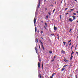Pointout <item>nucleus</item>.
Segmentation results:
<instances>
[{
	"instance_id": "obj_1",
	"label": "nucleus",
	"mask_w": 78,
	"mask_h": 78,
	"mask_svg": "<svg viewBox=\"0 0 78 78\" xmlns=\"http://www.w3.org/2000/svg\"><path fill=\"white\" fill-rule=\"evenodd\" d=\"M41 0H38V2H39V3H38V7L37 8H39V7L40 6V5L41 4Z\"/></svg>"
},
{
	"instance_id": "obj_2",
	"label": "nucleus",
	"mask_w": 78,
	"mask_h": 78,
	"mask_svg": "<svg viewBox=\"0 0 78 78\" xmlns=\"http://www.w3.org/2000/svg\"><path fill=\"white\" fill-rule=\"evenodd\" d=\"M64 58L65 59L64 60V61H65V62H67L68 61H69V60H67V58H66L65 57H64Z\"/></svg>"
},
{
	"instance_id": "obj_3",
	"label": "nucleus",
	"mask_w": 78,
	"mask_h": 78,
	"mask_svg": "<svg viewBox=\"0 0 78 78\" xmlns=\"http://www.w3.org/2000/svg\"><path fill=\"white\" fill-rule=\"evenodd\" d=\"M34 23L35 24L36 23V18H34Z\"/></svg>"
},
{
	"instance_id": "obj_4",
	"label": "nucleus",
	"mask_w": 78,
	"mask_h": 78,
	"mask_svg": "<svg viewBox=\"0 0 78 78\" xmlns=\"http://www.w3.org/2000/svg\"><path fill=\"white\" fill-rule=\"evenodd\" d=\"M54 29L55 31H56L57 30V27L55 26L54 27Z\"/></svg>"
},
{
	"instance_id": "obj_5",
	"label": "nucleus",
	"mask_w": 78,
	"mask_h": 78,
	"mask_svg": "<svg viewBox=\"0 0 78 78\" xmlns=\"http://www.w3.org/2000/svg\"><path fill=\"white\" fill-rule=\"evenodd\" d=\"M40 65H41V64H40L39 62H38V66L39 69H40Z\"/></svg>"
},
{
	"instance_id": "obj_6",
	"label": "nucleus",
	"mask_w": 78,
	"mask_h": 78,
	"mask_svg": "<svg viewBox=\"0 0 78 78\" xmlns=\"http://www.w3.org/2000/svg\"><path fill=\"white\" fill-rule=\"evenodd\" d=\"M69 20L70 21V22H72V21H73V19H72L71 18H70L69 19Z\"/></svg>"
},
{
	"instance_id": "obj_7",
	"label": "nucleus",
	"mask_w": 78,
	"mask_h": 78,
	"mask_svg": "<svg viewBox=\"0 0 78 78\" xmlns=\"http://www.w3.org/2000/svg\"><path fill=\"white\" fill-rule=\"evenodd\" d=\"M35 49L36 50V53H37V48L35 47Z\"/></svg>"
},
{
	"instance_id": "obj_8",
	"label": "nucleus",
	"mask_w": 78,
	"mask_h": 78,
	"mask_svg": "<svg viewBox=\"0 0 78 78\" xmlns=\"http://www.w3.org/2000/svg\"><path fill=\"white\" fill-rule=\"evenodd\" d=\"M62 53H63V54H65V53H66V52H65V51L62 50Z\"/></svg>"
},
{
	"instance_id": "obj_9",
	"label": "nucleus",
	"mask_w": 78,
	"mask_h": 78,
	"mask_svg": "<svg viewBox=\"0 0 78 78\" xmlns=\"http://www.w3.org/2000/svg\"><path fill=\"white\" fill-rule=\"evenodd\" d=\"M72 51V53H71V56H72V55H73V53H74V52H73V51Z\"/></svg>"
},
{
	"instance_id": "obj_10",
	"label": "nucleus",
	"mask_w": 78,
	"mask_h": 78,
	"mask_svg": "<svg viewBox=\"0 0 78 78\" xmlns=\"http://www.w3.org/2000/svg\"><path fill=\"white\" fill-rule=\"evenodd\" d=\"M73 58V56L71 55V57H70V60L71 61L72 60V58Z\"/></svg>"
},
{
	"instance_id": "obj_11",
	"label": "nucleus",
	"mask_w": 78,
	"mask_h": 78,
	"mask_svg": "<svg viewBox=\"0 0 78 78\" xmlns=\"http://www.w3.org/2000/svg\"><path fill=\"white\" fill-rule=\"evenodd\" d=\"M39 78H41V73L39 74V75H38Z\"/></svg>"
},
{
	"instance_id": "obj_12",
	"label": "nucleus",
	"mask_w": 78,
	"mask_h": 78,
	"mask_svg": "<svg viewBox=\"0 0 78 78\" xmlns=\"http://www.w3.org/2000/svg\"><path fill=\"white\" fill-rule=\"evenodd\" d=\"M35 32H36L37 31V28L36 27H35Z\"/></svg>"
},
{
	"instance_id": "obj_13",
	"label": "nucleus",
	"mask_w": 78,
	"mask_h": 78,
	"mask_svg": "<svg viewBox=\"0 0 78 78\" xmlns=\"http://www.w3.org/2000/svg\"><path fill=\"white\" fill-rule=\"evenodd\" d=\"M73 20H75V16H73Z\"/></svg>"
},
{
	"instance_id": "obj_14",
	"label": "nucleus",
	"mask_w": 78,
	"mask_h": 78,
	"mask_svg": "<svg viewBox=\"0 0 78 78\" xmlns=\"http://www.w3.org/2000/svg\"><path fill=\"white\" fill-rule=\"evenodd\" d=\"M42 48H43V50H45V48H44V46L43 45H42Z\"/></svg>"
},
{
	"instance_id": "obj_15",
	"label": "nucleus",
	"mask_w": 78,
	"mask_h": 78,
	"mask_svg": "<svg viewBox=\"0 0 78 78\" xmlns=\"http://www.w3.org/2000/svg\"><path fill=\"white\" fill-rule=\"evenodd\" d=\"M42 69H44V65H43V63H42Z\"/></svg>"
},
{
	"instance_id": "obj_16",
	"label": "nucleus",
	"mask_w": 78,
	"mask_h": 78,
	"mask_svg": "<svg viewBox=\"0 0 78 78\" xmlns=\"http://www.w3.org/2000/svg\"><path fill=\"white\" fill-rule=\"evenodd\" d=\"M40 42L41 43V46L42 45H43V43L42 42V41H40Z\"/></svg>"
},
{
	"instance_id": "obj_17",
	"label": "nucleus",
	"mask_w": 78,
	"mask_h": 78,
	"mask_svg": "<svg viewBox=\"0 0 78 78\" xmlns=\"http://www.w3.org/2000/svg\"><path fill=\"white\" fill-rule=\"evenodd\" d=\"M40 42L41 43V46L42 45H43V43L42 42V41H40Z\"/></svg>"
},
{
	"instance_id": "obj_18",
	"label": "nucleus",
	"mask_w": 78,
	"mask_h": 78,
	"mask_svg": "<svg viewBox=\"0 0 78 78\" xmlns=\"http://www.w3.org/2000/svg\"><path fill=\"white\" fill-rule=\"evenodd\" d=\"M36 42H38V40H37V38H36Z\"/></svg>"
},
{
	"instance_id": "obj_19",
	"label": "nucleus",
	"mask_w": 78,
	"mask_h": 78,
	"mask_svg": "<svg viewBox=\"0 0 78 78\" xmlns=\"http://www.w3.org/2000/svg\"><path fill=\"white\" fill-rule=\"evenodd\" d=\"M64 70H65V68H63L62 69L61 71H63Z\"/></svg>"
},
{
	"instance_id": "obj_20",
	"label": "nucleus",
	"mask_w": 78,
	"mask_h": 78,
	"mask_svg": "<svg viewBox=\"0 0 78 78\" xmlns=\"http://www.w3.org/2000/svg\"><path fill=\"white\" fill-rule=\"evenodd\" d=\"M63 43L64 44V45H66V42L63 41Z\"/></svg>"
},
{
	"instance_id": "obj_21",
	"label": "nucleus",
	"mask_w": 78,
	"mask_h": 78,
	"mask_svg": "<svg viewBox=\"0 0 78 78\" xmlns=\"http://www.w3.org/2000/svg\"><path fill=\"white\" fill-rule=\"evenodd\" d=\"M45 25L47 27V23H45Z\"/></svg>"
},
{
	"instance_id": "obj_22",
	"label": "nucleus",
	"mask_w": 78,
	"mask_h": 78,
	"mask_svg": "<svg viewBox=\"0 0 78 78\" xmlns=\"http://www.w3.org/2000/svg\"><path fill=\"white\" fill-rule=\"evenodd\" d=\"M49 53H50L51 54L52 53V51H49Z\"/></svg>"
},
{
	"instance_id": "obj_23",
	"label": "nucleus",
	"mask_w": 78,
	"mask_h": 78,
	"mask_svg": "<svg viewBox=\"0 0 78 78\" xmlns=\"http://www.w3.org/2000/svg\"><path fill=\"white\" fill-rule=\"evenodd\" d=\"M44 28L45 29L47 30V27H45V26H44Z\"/></svg>"
},
{
	"instance_id": "obj_24",
	"label": "nucleus",
	"mask_w": 78,
	"mask_h": 78,
	"mask_svg": "<svg viewBox=\"0 0 78 78\" xmlns=\"http://www.w3.org/2000/svg\"><path fill=\"white\" fill-rule=\"evenodd\" d=\"M72 30V28H71L69 30V32H70V31H71Z\"/></svg>"
},
{
	"instance_id": "obj_25",
	"label": "nucleus",
	"mask_w": 78,
	"mask_h": 78,
	"mask_svg": "<svg viewBox=\"0 0 78 78\" xmlns=\"http://www.w3.org/2000/svg\"><path fill=\"white\" fill-rule=\"evenodd\" d=\"M72 44V43L71 42L69 44V46H70V45Z\"/></svg>"
},
{
	"instance_id": "obj_26",
	"label": "nucleus",
	"mask_w": 78,
	"mask_h": 78,
	"mask_svg": "<svg viewBox=\"0 0 78 78\" xmlns=\"http://www.w3.org/2000/svg\"><path fill=\"white\" fill-rule=\"evenodd\" d=\"M48 14H49L50 16V15H51V13H50V12H48Z\"/></svg>"
},
{
	"instance_id": "obj_27",
	"label": "nucleus",
	"mask_w": 78,
	"mask_h": 78,
	"mask_svg": "<svg viewBox=\"0 0 78 78\" xmlns=\"http://www.w3.org/2000/svg\"><path fill=\"white\" fill-rule=\"evenodd\" d=\"M55 60V59H53L51 61V62H52L53 61H54V60Z\"/></svg>"
},
{
	"instance_id": "obj_28",
	"label": "nucleus",
	"mask_w": 78,
	"mask_h": 78,
	"mask_svg": "<svg viewBox=\"0 0 78 78\" xmlns=\"http://www.w3.org/2000/svg\"><path fill=\"white\" fill-rule=\"evenodd\" d=\"M51 36H54V34H51Z\"/></svg>"
},
{
	"instance_id": "obj_29",
	"label": "nucleus",
	"mask_w": 78,
	"mask_h": 78,
	"mask_svg": "<svg viewBox=\"0 0 78 78\" xmlns=\"http://www.w3.org/2000/svg\"><path fill=\"white\" fill-rule=\"evenodd\" d=\"M68 9V8H66L65 9V11H66L67 9Z\"/></svg>"
},
{
	"instance_id": "obj_30",
	"label": "nucleus",
	"mask_w": 78,
	"mask_h": 78,
	"mask_svg": "<svg viewBox=\"0 0 78 78\" xmlns=\"http://www.w3.org/2000/svg\"><path fill=\"white\" fill-rule=\"evenodd\" d=\"M41 33L42 34V33H44L43 32V31H41Z\"/></svg>"
},
{
	"instance_id": "obj_31",
	"label": "nucleus",
	"mask_w": 78,
	"mask_h": 78,
	"mask_svg": "<svg viewBox=\"0 0 78 78\" xmlns=\"http://www.w3.org/2000/svg\"><path fill=\"white\" fill-rule=\"evenodd\" d=\"M71 41H72L71 40H70V41H68L69 43V42H71Z\"/></svg>"
},
{
	"instance_id": "obj_32",
	"label": "nucleus",
	"mask_w": 78,
	"mask_h": 78,
	"mask_svg": "<svg viewBox=\"0 0 78 78\" xmlns=\"http://www.w3.org/2000/svg\"><path fill=\"white\" fill-rule=\"evenodd\" d=\"M56 73H53V74L54 75H55V74Z\"/></svg>"
},
{
	"instance_id": "obj_33",
	"label": "nucleus",
	"mask_w": 78,
	"mask_h": 78,
	"mask_svg": "<svg viewBox=\"0 0 78 78\" xmlns=\"http://www.w3.org/2000/svg\"><path fill=\"white\" fill-rule=\"evenodd\" d=\"M74 10V9H70L71 11H73Z\"/></svg>"
},
{
	"instance_id": "obj_34",
	"label": "nucleus",
	"mask_w": 78,
	"mask_h": 78,
	"mask_svg": "<svg viewBox=\"0 0 78 78\" xmlns=\"http://www.w3.org/2000/svg\"><path fill=\"white\" fill-rule=\"evenodd\" d=\"M73 14H74V15H75H75H76V13H73Z\"/></svg>"
},
{
	"instance_id": "obj_35",
	"label": "nucleus",
	"mask_w": 78,
	"mask_h": 78,
	"mask_svg": "<svg viewBox=\"0 0 78 78\" xmlns=\"http://www.w3.org/2000/svg\"><path fill=\"white\" fill-rule=\"evenodd\" d=\"M60 19H61V15H60Z\"/></svg>"
},
{
	"instance_id": "obj_36",
	"label": "nucleus",
	"mask_w": 78,
	"mask_h": 78,
	"mask_svg": "<svg viewBox=\"0 0 78 78\" xmlns=\"http://www.w3.org/2000/svg\"><path fill=\"white\" fill-rule=\"evenodd\" d=\"M66 66H66V65L64 66H63V68H64V67H66Z\"/></svg>"
},
{
	"instance_id": "obj_37",
	"label": "nucleus",
	"mask_w": 78,
	"mask_h": 78,
	"mask_svg": "<svg viewBox=\"0 0 78 78\" xmlns=\"http://www.w3.org/2000/svg\"><path fill=\"white\" fill-rule=\"evenodd\" d=\"M39 41L40 42H41L42 41L41 40H39Z\"/></svg>"
},
{
	"instance_id": "obj_38",
	"label": "nucleus",
	"mask_w": 78,
	"mask_h": 78,
	"mask_svg": "<svg viewBox=\"0 0 78 78\" xmlns=\"http://www.w3.org/2000/svg\"><path fill=\"white\" fill-rule=\"evenodd\" d=\"M53 76H54V75L53 74L52 75V77H53Z\"/></svg>"
},
{
	"instance_id": "obj_39",
	"label": "nucleus",
	"mask_w": 78,
	"mask_h": 78,
	"mask_svg": "<svg viewBox=\"0 0 78 78\" xmlns=\"http://www.w3.org/2000/svg\"><path fill=\"white\" fill-rule=\"evenodd\" d=\"M55 11V9H54V10H53V12H54Z\"/></svg>"
},
{
	"instance_id": "obj_40",
	"label": "nucleus",
	"mask_w": 78,
	"mask_h": 78,
	"mask_svg": "<svg viewBox=\"0 0 78 78\" xmlns=\"http://www.w3.org/2000/svg\"><path fill=\"white\" fill-rule=\"evenodd\" d=\"M48 16H46V18H47V19H48Z\"/></svg>"
},
{
	"instance_id": "obj_41",
	"label": "nucleus",
	"mask_w": 78,
	"mask_h": 78,
	"mask_svg": "<svg viewBox=\"0 0 78 78\" xmlns=\"http://www.w3.org/2000/svg\"><path fill=\"white\" fill-rule=\"evenodd\" d=\"M56 58V55H55L54 57V59H55V58Z\"/></svg>"
},
{
	"instance_id": "obj_42",
	"label": "nucleus",
	"mask_w": 78,
	"mask_h": 78,
	"mask_svg": "<svg viewBox=\"0 0 78 78\" xmlns=\"http://www.w3.org/2000/svg\"><path fill=\"white\" fill-rule=\"evenodd\" d=\"M76 53L77 55H78V52H77V51H76Z\"/></svg>"
},
{
	"instance_id": "obj_43",
	"label": "nucleus",
	"mask_w": 78,
	"mask_h": 78,
	"mask_svg": "<svg viewBox=\"0 0 78 78\" xmlns=\"http://www.w3.org/2000/svg\"><path fill=\"white\" fill-rule=\"evenodd\" d=\"M66 15H67V14H69V13H66Z\"/></svg>"
},
{
	"instance_id": "obj_44",
	"label": "nucleus",
	"mask_w": 78,
	"mask_h": 78,
	"mask_svg": "<svg viewBox=\"0 0 78 78\" xmlns=\"http://www.w3.org/2000/svg\"><path fill=\"white\" fill-rule=\"evenodd\" d=\"M57 36H58V37H59V34H58L57 35Z\"/></svg>"
},
{
	"instance_id": "obj_45",
	"label": "nucleus",
	"mask_w": 78,
	"mask_h": 78,
	"mask_svg": "<svg viewBox=\"0 0 78 78\" xmlns=\"http://www.w3.org/2000/svg\"><path fill=\"white\" fill-rule=\"evenodd\" d=\"M39 61L40 62H41V59L40 58L39 59Z\"/></svg>"
},
{
	"instance_id": "obj_46",
	"label": "nucleus",
	"mask_w": 78,
	"mask_h": 78,
	"mask_svg": "<svg viewBox=\"0 0 78 78\" xmlns=\"http://www.w3.org/2000/svg\"><path fill=\"white\" fill-rule=\"evenodd\" d=\"M39 48H41V47L40 46V45H39Z\"/></svg>"
},
{
	"instance_id": "obj_47",
	"label": "nucleus",
	"mask_w": 78,
	"mask_h": 78,
	"mask_svg": "<svg viewBox=\"0 0 78 78\" xmlns=\"http://www.w3.org/2000/svg\"><path fill=\"white\" fill-rule=\"evenodd\" d=\"M45 10H47V8H45Z\"/></svg>"
},
{
	"instance_id": "obj_48",
	"label": "nucleus",
	"mask_w": 78,
	"mask_h": 78,
	"mask_svg": "<svg viewBox=\"0 0 78 78\" xmlns=\"http://www.w3.org/2000/svg\"><path fill=\"white\" fill-rule=\"evenodd\" d=\"M70 66L71 67H72V64H71L70 65Z\"/></svg>"
},
{
	"instance_id": "obj_49",
	"label": "nucleus",
	"mask_w": 78,
	"mask_h": 78,
	"mask_svg": "<svg viewBox=\"0 0 78 78\" xmlns=\"http://www.w3.org/2000/svg\"><path fill=\"white\" fill-rule=\"evenodd\" d=\"M37 11H36L35 12V14H37Z\"/></svg>"
},
{
	"instance_id": "obj_50",
	"label": "nucleus",
	"mask_w": 78,
	"mask_h": 78,
	"mask_svg": "<svg viewBox=\"0 0 78 78\" xmlns=\"http://www.w3.org/2000/svg\"><path fill=\"white\" fill-rule=\"evenodd\" d=\"M50 78H53L52 77H51V76Z\"/></svg>"
},
{
	"instance_id": "obj_51",
	"label": "nucleus",
	"mask_w": 78,
	"mask_h": 78,
	"mask_svg": "<svg viewBox=\"0 0 78 78\" xmlns=\"http://www.w3.org/2000/svg\"><path fill=\"white\" fill-rule=\"evenodd\" d=\"M51 6H53V5H51Z\"/></svg>"
},
{
	"instance_id": "obj_52",
	"label": "nucleus",
	"mask_w": 78,
	"mask_h": 78,
	"mask_svg": "<svg viewBox=\"0 0 78 78\" xmlns=\"http://www.w3.org/2000/svg\"><path fill=\"white\" fill-rule=\"evenodd\" d=\"M41 22H42V23H43V21H41Z\"/></svg>"
},
{
	"instance_id": "obj_53",
	"label": "nucleus",
	"mask_w": 78,
	"mask_h": 78,
	"mask_svg": "<svg viewBox=\"0 0 78 78\" xmlns=\"http://www.w3.org/2000/svg\"><path fill=\"white\" fill-rule=\"evenodd\" d=\"M41 39H43V38H42V37H41Z\"/></svg>"
},
{
	"instance_id": "obj_54",
	"label": "nucleus",
	"mask_w": 78,
	"mask_h": 78,
	"mask_svg": "<svg viewBox=\"0 0 78 78\" xmlns=\"http://www.w3.org/2000/svg\"><path fill=\"white\" fill-rule=\"evenodd\" d=\"M62 1H61V3H62Z\"/></svg>"
},
{
	"instance_id": "obj_55",
	"label": "nucleus",
	"mask_w": 78,
	"mask_h": 78,
	"mask_svg": "<svg viewBox=\"0 0 78 78\" xmlns=\"http://www.w3.org/2000/svg\"><path fill=\"white\" fill-rule=\"evenodd\" d=\"M46 1V0H44V2H45Z\"/></svg>"
},
{
	"instance_id": "obj_56",
	"label": "nucleus",
	"mask_w": 78,
	"mask_h": 78,
	"mask_svg": "<svg viewBox=\"0 0 78 78\" xmlns=\"http://www.w3.org/2000/svg\"><path fill=\"white\" fill-rule=\"evenodd\" d=\"M71 76H72V74H70Z\"/></svg>"
},
{
	"instance_id": "obj_57",
	"label": "nucleus",
	"mask_w": 78,
	"mask_h": 78,
	"mask_svg": "<svg viewBox=\"0 0 78 78\" xmlns=\"http://www.w3.org/2000/svg\"><path fill=\"white\" fill-rule=\"evenodd\" d=\"M76 78H78V77H77V76H76Z\"/></svg>"
},
{
	"instance_id": "obj_58",
	"label": "nucleus",
	"mask_w": 78,
	"mask_h": 78,
	"mask_svg": "<svg viewBox=\"0 0 78 78\" xmlns=\"http://www.w3.org/2000/svg\"><path fill=\"white\" fill-rule=\"evenodd\" d=\"M55 4H56V2H55Z\"/></svg>"
},
{
	"instance_id": "obj_59",
	"label": "nucleus",
	"mask_w": 78,
	"mask_h": 78,
	"mask_svg": "<svg viewBox=\"0 0 78 78\" xmlns=\"http://www.w3.org/2000/svg\"><path fill=\"white\" fill-rule=\"evenodd\" d=\"M68 46V44H67V45H66V47H67Z\"/></svg>"
},
{
	"instance_id": "obj_60",
	"label": "nucleus",
	"mask_w": 78,
	"mask_h": 78,
	"mask_svg": "<svg viewBox=\"0 0 78 78\" xmlns=\"http://www.w3.org/2000/svg\"><path fill=\"white\" fill-rule=\"evenodd\" d=\"M37 33H39V30H38V31H37Z\"/></svg>"
},
{
	"instance_id": "obj_61",
	"label": "nucleus",
	"mask_w": 78,
	"mask_h": 78,
	"mask_svg": "<svg viewBox=\"0 0 78 78\" xmlns=\"http://www.w3.org/2000/svg\"><path fill=\"white\" fill-rule=\"evenodd\" d=\"M76 2L77 0H74Z\"/></svg>"
},
{
	"instance_id": "obj_62",
	"label": "nucleus",
	"mask_w": 78,
	"mask_h": 78,
	"mask_svg": "<svg viewBox=\"0 0 78 78\" xmlns=\"http://www.w3.org/2000/svg\"><path fill=\"white\" fill-rule=\"evenodd\" d=\"M51 2H52V0H51Z\"/></svg>"
},
{
	"instance_id": "obj_63",
	"label": "nucleus",
	"mask_w": 78,
	"mask_h": 78,
	"mask_svg": "<svg viewBox=\"0 0 78 78\" xmlns=\"http://www.w3.org/2000/svg\"><path fill=\"white\" fill-rule=\"evenodd\" d=\"M77 22L78 23V21H77Z\"/></svg>"
},
{
	"instance_id": "obj_64",
	"label": "nucleus",
	"mask_w": 78,
	"mask_h": 78,
	"mask_svg": "<svg viewBox=\"0 0 78 78\" xmlns=\"http://www.w3.org/2000/svg\"><path fill=\"white\" fill-rule=\"evenodd\" d=\"M71 49H72V47H71Z\"/></svg>"
}]
</instances>
